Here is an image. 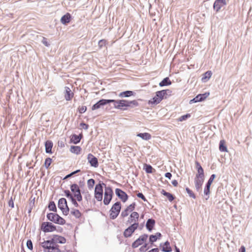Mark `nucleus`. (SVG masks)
Masks as SVG:
<instances>
[{"label":"nucleus","instance_id":"obj_1","mask_svg":"<svg viewBox=\"0 0 252 252\" xmlns=\"http://www.w3.org/2000/svg\"><path fill=\"white\" fill-rule=\"evenodd\" d=\"M66 239L64 237L55 235L50 240H45L41 243V246L45 252H61L59 244H64Z\"/></svg>","mask_w":252,"mask_h":252},{"label":"nucleus","instance_id":"obj_2","mask_svg":"<svg viewBox=\"0 0 252 252\" xmlns=\"http://www.w3.org/2000/svg\"><path fill=\"white\" fill-rule=\"evenodd\" d=\"M110 102L114 103L115 108L124 110L127 109L128 108H133L139 105V103L136 100L128 101L126 99H110Z\"/></svg>","mask_w":252,"mask_h":252},{"label":"nucleus","instance_id":"obj_3","mask_svg":"<svg viewBox=\"0 0 252 252\" xmlns=\"http://www.w3.org/2000/svg\"><path fill=\"white\" fill-rule=\"evenodd\" d=\"M167 92L171 93V91L168 89L157 91L156 93V95L148 101V104L151 105L159 104L164 97L166 98Z\"/></svg>","mask_w":252,"mask_h":252},{"label":"nucleus","instance_id":"obj_4","mask_svg":"<svg viewBox=\"0 0 252 252\" xmlns=\"http://www.w3.org/2000/svg\"><path fill=\"white\" fill-rule=\"evenodd\" d=\"M47 218L49 220L60 225H63L66 222L64 219L56 213H50L47 214Z\"/></svg>","mask_w":252,"mask_h":252},{"label":"nucleus","instance_id":"obj_5","mask_svg":"<svg viewBox=\"0 0 252 252\" xmlns=\"http://www.w3.org/2000/svg\"><path fill=\"white\" fill-rule=\"evenodd\" d=\"M121 203L117 202L113 204L110 210V217L112 219H116L119 215L121 209Z\"/></svg>","mask_w":252,"mask_h":252},{"label":"nucleus","instance_id":"obj_6","mask_svg":"<svg viewBox=\"0 0 252 252\" xmlns=\"http://www.w3.org/2000/svg\"><path fill=\"white\" fill-rule=\"evenodd\" d=\"M40 229L44 233H49L56 231L57 227L52 222L47 221L41 223Z\"/></svg>","mask_w":252,"mask_h":252},{"label":"nucleus","instance_id":"obj_7","mask_svg":"<svg viewBox=\"0 0 252 252\" xmlns=\"http://www.w3.org/2000/svg\"><path fill=\"white\" fill-rule=\"evenodd\" d=\"M70 189L73 194V197L76 198L78 201H81L82 200V197L78 185L76 184L71 185Z\"/></svg>","mask_w":252,"mask_h":252},{"label":"nucleus","instance_id":"obj_8","mask_svg":"<svg viewBox=\"0 0 252 252\" xmlns=\"http://www.w3.org/2000/svg\"><path fill=\"white\" fill-rule=\"evenodd\" d=\"M58 207L62 210L63 215H67L68 214L69 210L65 198H62L59 199L58 201Z\"/></svg>","mask_w":252,"mask_h":252},{"label":"nucleus","instance_id":"obj_9","mask_svg":"<svg viewBox=\"0 0 252 252\" xmlns=\"http://www.w3.org/2000/svg\"><path fill=\"white\" fill-rule=\"evenodd\" d=\"M113 192L110 187H106L105 188L104 197L103 202L105 205H108L110 202L112 198Z\"/></svg>","mask_w":252,"mask_h":252},{"label":"nucleus","instance_id":"obj_10","mask_svg":"<svg viewBox=\"0 0 252 252\" xmlns=\"http://www.w3.org/2000/svg\"><path fill=\"white\" fill-rule=\"evenodd\" d=\"M139 226L138 223H134L131 224L128 228L126 229L124 232V236L125 237L127 238L131 236L136 229Z\"/></svg>","mask_w":252,"mask_h":252},{"label":"nucleus","instance_id":"obj_11","mask_svg":"<svg viewBox=\"0 0 252 252\" xmlns=\"http://www.w3.org/2000/svg\"><path fill=\"white\" fill-rule=\"evenodd\" d=\"M94 196L98 201H101L102 199L103 189L102 185L100 184L95 186Z\"/></svg>","mask_w":252,"mask_h":252},{"label":"nucleus","instance_id":"obj_12","mask_svg":"<svg viewBox=\"0 0 252 252\" xmlns=\"http://www.w3.org/2000/svg\"><path fill=\"white\" fill-rule=\"evenodd\" d=\"M148 235L146 234L140 236L139 238L132 243V247L135 248L141 245L146 241Z\"/></svg>","mask_w":252,"mask_h":252},{"label":"nucleus","instance_id":"obj_13","mask_svg":"<svg viewBox=\"0 0 252 252\" xmlns=\"http://www.w3.org/2000/svg\"><path fill=\"white\" fill-rule=\"evenodd\" d=\"M136 204L135 202L132 203L128 206L124 210H123L121 214V216L123 218H125L128 215L129 212H132L135 207Z\"/></svg>","mask_w":252,"mask_h":252},{"label":"nucleus","instance_id":"obj_14","mask_svg":"<svg viewBox=\"0 0 252 252\" xmlns=\"http://www.w3.org/2000/svg\"><path fill=\"white\" fill-rule=\"evenodd\" d=\"M116 194L118 196V197L123 202H126L128 198L127 194L120 189H115Z\"/></svg>","mask_w":252,"mask_h":252},{"label":"nucleus","instance_id":"obj_15","mask_svg":"<svg viewBox=\"0 0 252 252\" xmlns=\"http://www.w3.org/2000/svg\"><path fill=\"white\" fill-rule=\"evenodd\" d=\"M88 162L92 166L97 167L98 166V160L93 154H89L87 157Z\"/></svg>","mask_w":252,"mask_h":252},{"label":"nucleus","instance_id":"obj_16","mask_svg":"<svg viewBox=\"0 0 252 252\" xmlns=\"http://www.w3.org/2000/svg\"><path fill=\"white\" fill-rule=\"evenodd\" d=\"M139 217V214L136 212H132L128 218L127 222L129 223H138Z\"/></svg>","mask_w":252,"mask_h":252},{"label":"nucleus","instance_id":"obj_17","mask_svg":"<svg viewBox=\"0 0 252 252\" xmlns=\"http://www.w3.org/2000/svg\"><path fill=\"white\" fill-rule=\"evenodd\" d=\"M226 4L225 0H216L214 3L213 7L216 12H218Z\"/></svg>","mask_w":252,"mask_h":252},{"label":"nucleus","instance_id":"obj_18","mask_svg":"<svg viewBox=\"0 0 252 252\" xmlns=\"http://www.w3.org/2000/svg\"><path fill=\"white\" fill-rule=\"evenodd\" d=\"M109 103H110V99H101L92 106V110H94L97 109L99 108L101 106L104 105Z\"/></svg>","mask_w":252,"mask_h":252},{"label":"nucleus","instance_id":"obj_19","mask_svg":"<svg viewBox=\"0 0 252 252\" xmlns=\"http://www.w3.org/2000/svg\"><path fill=\"white\" fill-rule=\"evenodd\" d=\"M64 98L66 101L71 100L74 97V93L68 87L64 88Z\"/></svg>","mask_w":252,"mask_h":252},{"label":"nucleus","instance_id":"obj_20","mask_svg":"<svg viewBox=\"0 0 252 252\" xmlns=\"http://www.w3.org/2000/svg\"><path fill=\"white\" fill-rule=\"evenodd\" d=\"M64 192L65 196L68 198L70 199V200H71L72 203L73 204V205L75 207H78L79 206V204H78V203L77 202V200L76 199V198H74L73 197V195L70 193V191L68 190H64Z\"/></svg>","mask_w":252,"mask_h":252},{"label":"nucleus","instance_id":"obj_21","mask_svg":"<svg viewBox=\"0 0 252 252\" xmlns=\"http://www.w3.org/2000/svg\"><path fill=\"white\" fill-rule=\"evenodd\" d=\"M209 95V93H205L199 94L195 97L190 101V103L192 102H197L204 100Z\"/></svg>","mask_w":252,"mask_h":252},{"label":"nucleus","instance_id":"obj_22","mask_svg":"<svg viewBox=\"0 0 252 252\" xmlns=\"http://www.w3.org/2000/svg\"><path fill=\"white\" fill-rule=\"evenodd\" d=\"M196 168L197 173L195 175L196 177H204V170L201 166L200 164L198 161H195Z\"/></svg>","mask_w":252,"mask_h":252},{"label":"nucleus","instance_id":"obj_23","mask_svg":"<svg viewBox=\"0 0 252 252\" xmlns=\"http://www.w3.org/2000/svg\"><path fill=\"white\" fill-rule=\"evenodd\" d=\"M204 177H196L195 178V185L196 189L197 190L200 189L201 186L204 182Z\"/></svg>","mask_w":252,"mask_h":252},{"label":"nucleus","instance_id":"obj_24","mask_svg":"<svg viewBox=\"0 0 252 252\" xmlns=\"http://www.w3.org/2000/svg\"><path fill=\"white\" fill-rule=\"evenodd\" d=\"M161 247V250L164 252H171L172 251V248L170 246V243L168 241L165 242L162 245L160 244Z\"/></svg>","mask_w":252,"mask_h":252},{"label":"nucleus","instance_id":"obj_25","mask_svg":"<svg viewBox=\"0 0 252 252\" xmlns=\"http://www.w3.org/2000/svg\"><path fill=\"white\" fill-rule=\"evenodd\" d=\"M71 20V15L69 13H66L61 19V22L63 24L69 23Z\"/></svg>","mask_w":252,"mask_h":252},{"label":"nucleus","instance_id":"obj_26","mask_svg":"<svg viewBox=\"0 0 252 252\" xmlns=\"http://www.w3.org/2000/svg\"><path fill=\"white\" fill-rule=\"evenodd\" d=\"M53 143L50 140H47L46 141L45 144V151L47 153L52 154V149L53 147Z\"/></svg>","mask_w":252,"mask_h":252},{"label":"nucleus","instance_id":"obj_27","mask_svg":"<svg viewBox=\"0 0 252 252\" xmlns=\"http://www.w3.org/2000/svg\"><path fill=\"white\" fill-rule=\"evenodd\" d=\"M155 224V220L154 219H149L146 223V226L147 229L151 231Z\"/></svg>","mask_w":252,"mask_h":252},{"label":"nucleus","instance_id":"obj_28","mask_svg":"<svg viewBox=\"0 0 252 252\" xmlns=\"http://www.w3.org/2000/svg\"><path fill=\"white\" fill-rule=\"evenodd\" d=\"M82 138V135L80 134L79 135H77L76 134H73L71 136L70 141L74 144H77L80 142L81 139Z\"/></svg>","mask_w":252,"mask_h":252},{"label":"nucleus","instance_id":"obj_29","mask_svg":"<svg viewBox=\"0 0 252 252\" xmlns=\"http://www.w3.org/2000/svg\"><path fill=\"white\" fill-rule=\"evenodd\" d=\"M219 150L221 152H227L228 150L225 145V141L224 140H221L220 142Z\"/></svg>","mask_w":252,"mask_h":252},{"label":"nucleus","instance_id":"obj_30","mask_svg":"<svg viewBox=\"0 0 252 252\" xmlns=\"http://www.w3.org/2000/svg\"><path fill=\"white\" fill-rule=\"evenodd\" d=\"M134 93L131 91H126L121 92L119 94V96L121 97H127L133 95Z\"/></svg>","mask_w":252,"mask_h":252},{"label":"nucleus","instance_id":"obj_31","mask_svg":"<svg viewBox=\"0 0 252 252\" xmlns=\"http://www.w3.org/2000/svg\"><path fill=\"white\" fill-rule=\"evenodd\" d=\"M137 136L141 137L144 140H148L151 138V135L150 133H140L137 135Z\"/></svg>","mask_w":252,"mask_h":252},{"label":"nucleus","instance_id":"obj_32","mask_svg":"<svg viewBox=\"0 0 252 252\" xmlns=\"http://www.w3.org/2000/svg\"><path fill=\"white\" fill-rule=\"evenodd\" d=\"M70 150L71 153L78 155L80 154L81 148L79 146H71Z\"/></svg>","mask_w":252,"mask_h":252},{"label":"nucleus","instance_id":"obj_33","mask_svg":"<svg viewBox=\"0 0 252 252\" xmlns=\"http://www.w3.org/2000/svg\"><path fill=\"white\" fill-rule=\"evenodd\" d=\"M144 169L147 173H152L155 171L151 165L147 164L144 165Z\"/></svg>","mask_w":252,"mask_h":252},{"label":"nucleus","instance_id":"obj_34","mask_svg":"<svg viewBox=\"0 0 252 252\" xmlns=\"http://www.w3.org/2000/svg\"><path fill=\"white\" fill-rule=\"evenodd\" d=\"M71 214L77 219L81 218L82 216L81 213L78 210L75 209H72Z\"/></svg>","mask_w":252,"mask_h":252},{"label":"nucleus","instance_id":"obj_35","mask_svg":"<svg viewBox=\"0 0 252 252\" xmlns=\"http://www.w3.org/2000/svg\"><path fill=\"white\" fill-rule=\"evenodd\" d=\"M171 84V81H170L168 77H166L164 79H163L162 81H161L159 83V85L160 87H163L166 85H169Z\"/></svg>","mask_w":252,"mask_h":252},{"label":"nucleus","instance_id":"obj_36","mask_svg":"<svg viewBox=\"0 0 252 252\" xmlns=\"http://www.w3.org/2000/svg\"><path fill=\"white\" fill-rule=\"evenodd\" d=\"M212 74V73L211 71H207L203 74V76L202 78V80L203 81H206L208 79L210 78Z\"/></svg>","mask_w":252,"mask_h":252},{"label":"nucleus","instance_id":"obj_37","mask_svg":"<svg viewBox=\"0 0 252 252\" xmlns=\"http://www.w3.org/2000/svg\"><path fill=\"white\" fill-rule=\"evenodd\" d=\"M161 193L167 197L168 199L170 201H172L174 199V197L171 193L166 192L164 190L162 189L161 191Z\"/></svg>","mask_w":252,"mask_h":252},{"label":"nucleus","instance_id":"obj_38","mask_svg":"<svg viewBox=\"0 0 252 252\" xmlns=\"http://www.w3.org/2000/svg\"><path fill=\"white\" fill-rule=\"evenodd\" d=\"M95 181L93 179H90L87 181V186L89 189H92L94 185Z\"/></svg>","mask_w":252,"mask_h":252},{"label":"nucleus","instance_id":"obj_39","mask_svg":"<svg viewBox=\"0 0 252 252\" xmlns=\"http://www.w3.org/2000/svg\"><path fill=\"white\" fill-rule=\"evenodd\" d=\"M48 208L50 211L56 212L57 210L56 205L54 202H50L48 206Z\"/></svg>","mask_w":252,"mask_h":252},{"label":"nucleus","instance_id":"obj_40","mask_svg":"<svg viewBox=\"0 0 252 252\" xmlns=\"http://www.w3.org/2000/svg\"><path fill=\"white\" fill-rule=\"evenodd\" d=\"M52 162V160L51 158H48L45 159L44 162V166L46 168H48Z\"/></svg>","mask_w":252,"mask_h":252},{"label":"nucleus","instance_id":"obj_41","mask_svg":"<svg viewBox=\"0 0 252 252\" xmlns=\"http://www.w3.org/2000/svg\"><path fill=\"white\" fill-rule=\"evenodd\" d=\"M107 44V41L105 39L100 40L98 42V45L100 48L105 46Z\"/></svg>","mask_w":252,"mask_h":252},{"label":"nucleus","instance_id":"obj_42","mask_svg":"<svg viewBox=\"0 0 252 252\" xmlns=\"http://www.w3.org/2000/svg\"><path fill=\"white\" fill-rule=\"evenodd\" d=\"M190 117V115L189 114H187L186 115H183V116H182L181 117H180L179 118V121L181 122L185 121L187 118H189Z\"/></svg>","mask_w":252,"mask_h":252},{"label":"nucleus","instance_id":"obj_43","mask_svg":"<svg viewBox=\"0 0 252 252\" xmlns=\"http://www.w3.org/2000/svg\"><path fill=\"white\" fill-rule=\"evenodd\" d=\"M210 186L211 185H209V184H207L206 185V188H205L204 189V193L206 194V195H208L210 193Z\"/></svg>","mask_w":252,"mask_h":252},{"label":"nucleus","instance_id":"obj_44","mask_svg":"<svg viewBox=\"0 0 252 252\" xmlns=\"http://www.w3.org/2000/svg\"><path fill=\"white\" fill-rule=\"evenodd\" d=\"M78 110L80 113L82 114L84 113L87 110V107L85 106H82L78 108Z\"/></svg>","mask_w":252,"mask_h":252},{"label":"nucleus","instance_id":"obj_45","mask_svg":"<svg viewBox=\"0 0 252 252\" xmlns=\"http://www.w3.org/2000/svg\"><path fill=\"white\" fill-rule=\"evenodd\" d=\"M157 239H158V238L157 237V236H155V235H152L150 236L149 240H150V242L151 243H153L156 242L157 240Z\"/></svg>","mask_w":252,"mask_h":252},{"label":"nucleus","instance_id":"obj_46","mask_svg":"<svg viewBox=\"0 0 252 252\" xmlns=\"http://www.w3.org/2000/svg\"><path fill=\"white\" fill-rule=\"evenodd\" d=\"M27 246L30 250H32V249H33L32 243L31 240H28V241L27 242Z\"/></svg>","mask_w":252,"mask_h":252},{"label":"nucleus","instance_id":"obj_47","mask_svg":"<svg viewBox=\"0 0 252 252\" xmlns=\"http://www.w3.org/2000/svg\"><path fill=\"white\" fill-rule=\"evenodd\" d=\"M186 190L187 192L189 193V195L190 196H191L194 198L195 197L194 194L189 188H187Z\"/></svg>","mask_w":252,"mask_h":252},{"label":"nucleus","instance_id":"obj_48","mask_svg":"<svg viewBox=\"0 0 252 252\" xmlns=\"http://www.w3.org/2000/svg\"><path fill=\"white\" fill-rule=\"evenodd\" d=\"M215 177H216V175L215 174H212L211 176L210 179H209L207 184L211 185V184H212V182H213Z\"/></svg>","mask_w":252,"mask_h":252},{"label":"nucleus","instance_id":"obj_49","mask_svg":"<svg viewBox=\"0 0 252 252\" xmlns=\"http://www.w3.org/2000/svg\"><path fill=\"white\" fill-rule=\"evenodd\" d=\"M137 196L141 198L143 201H147V199L146 197L144 196V195L142 193H138L137 194Z\"/></svg>","mask_w":252,"mask_h":252},{"label":"nucleus","instance_id":"obj_50","mask_svg":"<svg viewBox=\"0 0 252 252\" xmlns=\"http://www.w3.org/2000/svg\"><path fill=\"white\" fill-rule=\"evenodd\" d=\"M8 205L11 208H14V202L12 198V197L10 198V199L8 201Z\"/></svg>","mask_w":252,"mask_h":252},{"label":"nucleus","instance_id":"obj_51","mask_svg":"<svg viewBox=\"0 0 252 252\" xmlns=\"http://www.w3.org/2000/svg\"><path fill=\"white\" fill-rule=\"evenodd\" d=\"M80 126L85 129H87L89 127V126L87 124H86L84 123H82L80 124Z\"/></svg>","mask_w":252,"mask_h":252},{"label":"nucleus","instance_id":"obj_52","mask_svg":"<svg viewBox=\"0 0 252 252\" xmlns=\"http://www.w3.org/2000/svg\"><path fill=\"white\" fill-rule=\"evenodd\" d=\"M80 172V170H77L74 172H72L71 173L67 175L65 177V179H66V178H68L69 177H70L71 176H72L73 175L75 174V173H77V172Z\"/></svg>","mask_w":252,"mask_h":252},{"label":"nucleus","instance_id":"obj_53","mask_svg":"<svg viewBox=\"0 0 252 252\" xmlns=\"http://www.w3.org/2000/svg\"><path fill=\"white\" fill-rule=\"evenodd\" d=\"M147 244H145L144 246H142L140 248V251L144 252L148 250V248H147Z\"/></svg>","mask_w":252,"mask_h":252},{"label":"nucleus","instance_id":"obj_54","mask_svg":"<svg viewBox=\"0 0 252 252\" xmlns=\"http://www.w3.org/2000/svg\"><path fill=\"white\" fill-rule=\"evenodd\" d=\"M165 176L166 178L170 179L171 177H172V174L170 173H169V172H167V173H165Z\"/></svg>","mask_w":252,"mask_h":252},{"label":"nucleus","instance_id":"obj_55","mask_svg":"<svg viewBox=\"0 0 252 252\" xmlns=\"http://www.w3.org/2000/svg\"><path fill=\"white\" fill-rule=\"evenodd\" d=\"M172 184L174 187H177L178 185V183L176 180H173L172 181Z\"/></svg>","mask_w":252,"mask_h":252},{"label":"nucleus","instance_id":"obj_56","mask_svg":"<svg viewBox=\"0 0 252 252\" xmlns=\"http://www.w3.org/2000/svg\"><path fill=\"white\" fill-rule=\"evenodd\" d=\"M43 43L46 46H48L49 45V44L48 43V42L46 40V39L44 38L43 40L42 41Z\"/></svg>","mask_w":252,"mask_h":252},{"label":"nucleus","instance_id":"obj_57","mask_svg":"<svg viewBox=\"0 0 252 252\" xmlns=\"http://www.w3.org/2000/svg\"><path fill=\"white\" fill-rule=\"evenodd\" d=\"M239 252H245V248L244 246H241Z\"/></svg>","mask_w":252,"mask_h":252},{"label":"nucleus","instance_id":"obj_58","mask_svg":"<svg viewBox=\"0 0 252 252\" xmlns=\"http://www.w3.org/2000/svg\"><path fill=\"white\" fill-rule=\"evenodd\" d=\"M148 252H158V248H154L150 250Z\"/></svg>","mask_w":252,"mask_h":252},{"label":"nucleus","instance_id":"obj_59","mask_svg":"<svg viewBox=\"0 0 252 252\" xmlns=\"http://www.w3.org/2000/svg\"><path fill=\"white\" fill-rule=\"evenodd\" d=\"M155 236H157L158 239H159L161 237V234L160 233L158 232L156 234Z\"/></svg>","mask_w":252,"mask_h":252},{"label":"nucleus","instance_id":"obj_60","mask_svg":"<svg viewBox=\"0 0 252 252\" xmlns=\"http://www.w3.org/2000/svg\"><path fill=\"white\" fill-rule=\"evenodd\" d=\"M175 249L176 252H180V250L176 246H175Z\"/></svg>","mask_w":252,"mask_h":252}]
</instances>
